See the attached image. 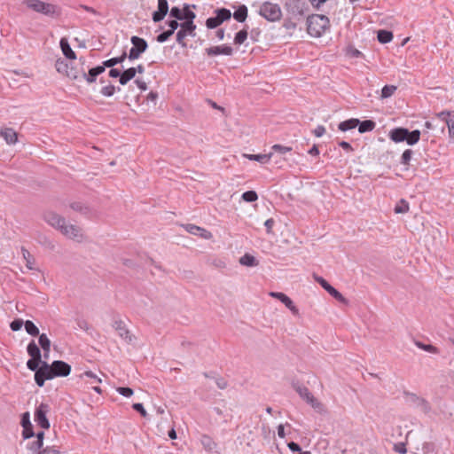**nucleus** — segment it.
<instances>
[{
    "mask_svg": "<svg viewBox=\"0 0 454 454\" xmlns=\"http://www.w3.org/2000/svg\"><path fill=\"white\" fill-rule=\"evenodd\" d=\"M330 27L329 19L322 14H312L307 18V31L314 37H320Z\"/></svg>",
    "mask_w": 454,
    "mask_h": 454,
    "instance_id": "1",
    "label": "nucleus"
},
{
    "mask_svg": "<svg viewBox=\"0 0 454 454\" xmlns=\"http://www.w3.org/2000/svg\"><path fill=\"white\" fill-rule=\"evenodd\" d=\"M421 132L419 129L410 131L406 128L399 127L389 131L388 137L395 143L406 142L409 145L417 144L420 139Z\"/></svg>",
    "mask_w": 454,
    "mask_h": 454,
    "instance_id": "2",
    "label": "nucleus"
},
{
    "mask_svg": "<svg viewBox=\"0 0 454 454\" xmlns=\"http://www.w3.org/2000/svg\"><path fill=\"white\" fill-rule=\"evenodd\" d=\"M24 4L34 12L50 18H58L61 14L60 8L53 4L45 3L41 0H25Z\"/></svg>",
    "mask_w": 454,
    "mask_h": 454,
    "instance_id": "3",
    "label": "nucleus"
},
{
    "mask_svg": "<svg viewBox=\"0 0 454 454\" xmlns=\"http://www.w3.org/2000/svg\"><path fill=\"white\" fill-rule=\"evenodd\" d=\"M284 8L293 19L302 20L309 11V4L306 0H286Z\"/></svg>",
    "mask_w": 454,
    "mask_h": 454,
    "instance_id": "4",
    "label": "nucleus"
},
{
    "mask_svg": "<svg viewBox=\"0 0 454 454\" xmlns=\"http://www.w3.org/2000/svg\"><path fill=\"white\" fill-rule=\"evenodd\" d=\"M258 13L270 22L279 21L283 15L280 6L270 1H266L261 4Z\"/></svg>",
    "mask_w": 454,
    "mask_h": 454,
    "instance_id": "5",
    "label": "nucleus"
},
{
    "mask_svg": "<svg viewBox=\"0 0 454 454\" xmlns=\"http://www.w3.org/2000/svg\"><path fill=\"white\" fill-rule=\"evenodd\" d=\"M294 389L299 394L307 403H309L316 411L321 412L324 405L311 394L309 388L299 382H293Z\"/></svg>",
    "mask_w": 454,
    "mask_h": 454,
    "instance_id": "6",
    "label": "nucleus"
},
{
    "mask_svg": "<svg viewBox=\"0 0 454 454\" xmlns=\"http://www.w3.org/2000/svg\"><path fill=\"white\" fill-rule=\"evenodd\" d=\"M130 42L133 46L129 50V55H127V57L130 60H135L137 59L141 56V54L146 51L148 43L144 38L137 35L131 36Z\"/></svg>",
    "mask_w": 454,
    "mask_h": 454,
    "instance_id": "7",
    "label": "nucleus"
},
{
    "mask_svg": "<svg viewBox=\"0 0 454 454\" xmlns=\"http://www.w3.org/2000/svg\"><path fill=\"white\" fill-rule=\"evenodd\" d=\"M403 395L405 402L409 405L419 408L424 413H428L430 411L431 406L429 403L423 397H420L416 394L411 393L409 391H403Z\"/></svg>",
    "mask_w": 454,
    "mask_h": 454,
    "instance_id": "8",
    "label": "nucleus"
},
{
    "mask_svg": "<svg viewBox=\"0 0 454 454\" xmlns=\"http://www.w3.org/2000/svg\"><path fill=\"white\" fill-rule=\"evenodd\" d=\"M54 379V374L51 368L50 364L47 361L42 363L39 370H36V373H35V381L36 385L40 387H43L45 380Z\"/></svg>",
    "mask_w": 454,
    "mask_h": 454,
    "instance_id": "9",
    "label": "nucleus"
},
{
    "mask_svg": "<svg viewBox=\"0 0 454 454\" xmlns=\"http://www.w3.org/2000/svg\"><path fill=\"white\" fill-rule=\"evenodd\" d=\"M49 411L50 406L44 403H41L35 411V421L43 429L50 428V422L46 416Z\"/></svg>",
    "mask_w": 454,
    "mask_h": 454,
    "instance_id": "10",
    "label": "nucleus"
},
{
    "mask_svg": "<svg viewBox=\"0 0 454 454\" xmlns=\"http://www.w3.org/2000/svg\"><path fill=\"white\" fill-rule=\"evenodd\" d=\"M64 236L68 239H74L77 241H81L83 238L82 230L80 227L74 224H67L65 222L64 224L59 230Z\"/></svg>",
    "mask_w": 454,
    "mask_h": 454,
    "instance_id": "11",
    "label": "nucleus"
},
{
    "mask_svg": "<svg viewBox=\"0 0 454 454\" xmlns=\"http://www.w3.org/2000/svg\"><path fill=\"white\" fill-rule=\"evenodd\" d=\"M50 365L54 374V378L66 377L71 372V366L64 361L55 360Z\"/></svg>",
    "mask_w": 454,
    "mask_h": 454,
    "instance_id": "12",
    "label": "nucleus"
},
{
    "mask_svg": "<svg viewBox=\"0 0 454 454\" xmlns=\"http://www.w3.org/2000/svg\"><path fill=\"white\" fill-rule=\"evenodd\" d=\"M113 327L117 332L118 335L123 339L127 343L130 344L135 340L134 335H132L129 329L127 328L125 323L122 320H115L113 324Z\"/></svg>",
    "mask_w": 454,
    "mask_h": 454,
    "instance_id": "13",
    "label": "nucleus"
},
{
    "mask_svg": "<svg viewBox=\"0 0 454 454\" xmlns=\"http://www.w3.org/2000/svg\"><path fill=\"white\" fill-rule=\"evenodd\" d=\"M44 221L56 230H59L60 227L66 222V219L60 215L53 211H47L43 214Z\"/></svg>",
    "mask_w": 454,
    "mask_h": 454,
    "instance_id": "14",
    "label": "nucleus"
},
{
    "mask_svg": "<svg viewBox=\"0 0 454 454\" xmlns=\"http://www.w3.org/2000/svg\"><path fill=\"white\" fill-rule=\"evenodd\" d=\"M157 10L152 14V20L155 23L163 20L169 11L168 3L167 0H157Z\"/></svg>",
    "mask_w": 454,
    "mask_h": 454,
    "instance_id": "15",
    "label": "nucleus"
},
{
    "mask_svg": "<svg viewBox=\"0 0 454 454\" xmlns=\"http://www.w3.org/2000/svg\"><path fill=\"white\" fill-rule=\"evenodd\" d=\"M205 51H206V53L210 57L221 55V54L226 55V56H231L233 53V49L230 45H227V44H223V45H219V46H212V47L207 48Z\"/></svg>",
    "mask_w": 454,
    "mask_h": 454,
    "instance_id": "16",
    "label": "nucleus"
},
{
    "mask_svg": "<svg viewBox=\"0 0 454 454\" xmlns=\"http://www.w3.org/2000/svg\"><path fill=\"white\" fill-rule=\"evenodd\" d=\"M81 67H74L70 65L67 76L72 80H79L83 79L85 76V69L83 68V65L85 63V59H80Z\"/></svg>",
    "mask_w": 454,
    "mask_h": 454,
    "instance_id": "17",
    "label": "nucleus"
},
{
    "mask_svg": "<svg viewBox=\"0 0 454 454\" xmlns=\"http://www.w3.org/2000/svg\"><path fill=\"white\" fill-rule=\"evenodd\" d=\"M70 208L75 212L80 213L81 215L90 217L93 214L92 208H90L87 204L81 201H74L69 205Z\"/></svg>",
    "mask_w": 454,
    "mask_h": 454,
    "instance_id": "18",
    "label": "nucleus"
},
{
    "mask_svg": "<svg viewBox=\"0 0 454 454\" xmlns=\"http://www.w3.org/2000/svg\"><path fill=\"white\" fill-rule=\"evenodd\" d=\"M2 137L8 145H14L18 141V133L12 128H4L0 130Z\"/></svg>",
    "mask_w": 454,
    "mask_h": 454,
    "instance_id": "19",
    "label": "nucleus"
},
{
    "mask_svg": "<svg viewBox=\"0 0 454 454\" xmlns=\"http://www.w3.org/2000/svg\"><path fill=\"white\" fill-rule=\"evenodd\" d=\"M104 72L105 68L102 65L97 66L89 69L88 73L85 72V76H83V79L88 83H93L96 82L97 77Z\"/></svg>",
    "mask_w": 454,
    "mask_h": 454,
    "instance_id": "20",
    "label": "nucleus"
},
{
    "mask_svg": "<svg viewBox=\"0 0 454 454\" xmlns=\"http://www.w3.org/2000/svg\"><path fill=\"white\" fill-rule=\"evenodd\" d=\"M59 44H60V48H61V51L64 54V56L67 59H70V60H74L76 59V54L75 52L72 50L67 39L66 37H63L60 39V42H59Z\"/></svg>",
    "mask_w": 454,
    "mask_h": 454,
    "instance_id": "21",
    "label": "nucleus"
},
{
    "mask_svg": "<svg viewBox=\"0 0 454 454\" xmlns=\"http://www.w3.org/2000/svg\"><path fill=\"white\" fill-rule=\"evenodd\" d=\"M196 8L197 6L195 4H184L183 6V21H194L196 14L192 9Z\"/></svg>",
    "mask_w": 454,
    "mask_h": 454,
    "instance_id": "22",
    "label": "nucleus"
},
{
    "mask_svg": "<svg viewBox=\"0 0 454 454\" xmlns=\"http://www.w3.org/2000/svg\"><path fill=\"white\" fill-rule=\"evenodd\" d=\"M27 352L29 355L30 358L38 359V361H40V359H42V353H41L40 348L38 347V345L35 343V341L34 340H32L28 343V345L27 347Z\"/></svg>",
    "mask_w": 454,
    "mask_h": 454,
    "instance_id": "23",
    "label": "nucleus"
},
{
    "mask_svg": "<svg viewBox=\"0 0 454 454\" xmlns=\"http://www.w3.org/2000/svg\"><path fill=\"white\" fill-rule=\"evenodd\" d=\"M186 230L188 231V232L193 235H199L204 239H209L212 236L211 233L206 229L196 226L194 224H188Z\"/></svg>",
    "mask_w": 454,
    "mask_h": 454,
    "instance_id": "24",
    "label": "nucleus"
},
{
    "mask_svg": "<svg viewBox=\"0 0 454 454\" xmlns=\"http://www.w3.org/2000/svg\"><path fill=\"white\" fill-rule=\"evenodd\" d=\"M197 26L194 24V21H182L180 26V30L184 32V34L188 36L195 37Z\"/></svg>",
    "mask_w": 454,
    "mask_h": 454,
    "instance_id": "25",
    "label": "nucleus"
},
{
    "mask_svg": "<svg viewBox=\"0 0 454 454\" xmlns=\"http://www.w3.org/2000/svg\"><path fill=\"white\" fill-rule=\"evenodd\" d=\"M358 124H359L358 119L351 118V119H348V120L340 122L338 125V129L340 131L345 132V131H348V130L356 128Z\"/></svg>",
    "mask_w": 454,
    "mask_h": 454,
    "instance_id": "26",
    "label": "nucleus"
},
{
    "mask_svg": "<svg viewBox=\"0 0 454 454\" xmlns=\"http://www.w3.org/2000/svg\"><path fill=\"white\" fill-rule=\"evenodd\" d=\"M248 14L247 7L245 4H240L233 13V18L238 22H244Z\"/></svg>",
    "mask_w": 454,
    "mask_h": 454,
    "instance_id": "27",
    "label": "nucleus"
},
{
    "mask_svg": "<svg viewBox=\"0 0 454 454\" xmlns=\"http://www.w3.org/2000/svg\"><path fill=\"white\" fill-rule=\"evenodd\" d=\"M214 14L218 18L220 22L223 24L224 21L231 20L232 14L231 11L227 8L222 7L217 8L214 11Z\"/></svg>",
    "mask_w": 454,
    "mask_h": 454,
    "instance_id": "28",
    "label": "nucleus"
},
{
    "mask_svg": "<svg viewBox=\"0 0 454 454\" xmlns=\"http://www.w3.org/2000/svg\"><path fill=\"white\" fill-rule=\"evenodd\" d=\"M126 58H128L127 53H126V51H123L122 54L119 57H115V58H112L107 60H105L102 63V66L104 67L105 69L106 67H114V66H116L120 63H122L126 59Z\"/></svg>",
    "mask_w": 454,
    "mask_h": 454,
    "instance_id": "29",
    "label": "nucleus"
},
{
    "mask_svg": "<svg viewBox=\"0 0 454 454\" xmlns=\"http://www.w3.org/2000/svg\"><path fill=\"white\" fill-rule=\"evenodd\" d=\"M375 126H376V123L372 120H364V121L359 120V124L357 125L359 133H365V132L372 131L375 129Z\"/></svg>",
    "mask_w": 454,
    "mask_h": 454,
    "instance_id": "30",
    "label": "nucleus"
},
{
    "mask_svg": "<svg viewBox=\"0 0 454 454\" xmlns=\"http://www.w3.org/2000/svg\"><path fill=\"white\" fill-rule=\"evenodd\" d=\"M21 253H22L24 260L26 261L27 268L31 270H36V268L35 267V259L30 254V252L27 248L21 247Z\"/></svg>",
    "mask_w": 454,
    "mask_h": 454,
    "instance_id": "31",
    "label": "nucleus"
},
{
    "mask_svg": "<svg viewBox=\"0 0 454 454\" xmlns=\"http://www.w3.org/2000/svg\"><path fill=\"white\" fill-rule=\"evenodd\" d=\"M135 76V70L133 69V67H129L124 70L123 72H121V77L119 79V82L121 85H125Z\"/></svg>",
    "mask_w": 454,
    "mask_h": 454,
    "instance_id": "32",
    "label": "nucleus"
},
{
    "mask_svg": "<svg viewBox=\"0 0 454 454\" xmlns=\"http://www.w3.org/2000/svg\"><path fill=\"white\" fill-rule=\"evenodd\" d=\"M200 442L204 449L207 451H211L216 447L215 441L207 434L201 435Z\"/></svg>",
    "mask_w": 454,
    "mask_h": 454,
    "instance_id": "33",
    "label": "nucleus"
},
{
    "mask_svg": "<svg viewBox=\"0 0 454 454\" xmlns=\"http://www.w3.org/2000/svg\"><path fill=\"white\" fill-rule=\"evenodd\" d=\"M239 263L244 266L253 267L258 264V261L254 255L250 254H245L242 257H240Z\"/></svg>",
    "mask_w": 454,
    "mask_h": 454,
    "instance_id": "34",
    "label": "nucleus"
},
{
    "mask_svg": "<svg viewBox=\"0 0 454 454\" xmlns=\"http://www.w3.org/2000/svg\"><path fill=\"white\" fill-rule=\"evenodd\" d=\"M248 26L245 25L244 28L236 33L234 37V43L237 45H240L244 43L248 36Z\"/></svg>",
    "mask_w": 454,
    "mask_h": 454,
    "instance_id": "35",
    "label": "nucleus"
},
{
    "mask_svg": "<svg viewBox=\"0 0 454 454\" xmlns=\"http://www.w3.org/2000/svg\"><path fill=\"white\" fill-rule=\"evenodd\" d=\"M378 41L381 43H387L393 39V33L388 30L380 29L377 34Z\"/></svg>",
    "mask_w": 454,
    "mask_h": 454,
    "instance_id": "36",
    "label": "nucleus"
},
{
    "mask_svg": "<svg viewBox=\"0 0 454 454\" xmlns=\"http://www.w3.org/2000/svg\"><path fill=\"white\" fill-rule=\"evenodd\" d=\"M38 343L44 353H50L51 340L45 333H42L38 336Z\"/></svg>",
    "mask_w": 454,
    "mask_h": 454,
    "instance_id": "37",
    "label": "nucleus"
},
{
    "mask_svg": "<svg viewBox=\"0 0 454 454\" xmlns=\"http://www.w3.org/2000/svg\"><path fill=\"white\" fill-rule=\"evenodd\" d=\"M270 295L271 297H274L276 299H278V301H280L282 303L285 304V306L286 308L290 307L291 304L294 302L286 294H285L284 293H280V292H271L270 294Z\"/></svg>",
    "mask_w": 454,
    "mask_h": 454,
    "instance_id": "38",
    "label": "nucleus"
},
{
    "mask_svg": "<svg viewBox=\"0 0 454 454\" xmlns=\"http://www.w3.org/2000/svg\"><path fill=\"white\" fill-rule=\"evenodd\" d=\"M414 343L419 348H420L424 351H427V352H429L432 354H439L440 353L439 348L431 344H425L419 340H415Z\"/></svg>",
    "mask_w": 454,
    "mask_h": 454,
    "instance_id": "39",
    "label": "nucleus"
},
{
    "mask_svg": "<svg viewBox=\"0 0 454 454\" xmlns=\"http://www.w3.org/2000/svg\"><path fill=\"white\" fill-rule=\"evenodd\" d=\"M301 20L298 19H293L292 16L286 14L282 26L286 30H294L297 27V22Z\"/></svg>",
    "mask_w": 454,
    "mask_h": 454,
    "instance_id": "40",
    "label": "nucleus"
},
{
    "mask_svg": "<svg viewBox=\"0 0 454 454\" xmlns=\"http://www.w3.org/2000/svg\"><path fill=\"white\" fill-rule=\"evenodd\" d=\"M70 65L67 63L66 59H59L56 60L55 67L57 71L60 74H67Z\"/></svg>",
    "mask_w": 454,
    "mask_h": 454,
    "instance_id": "41",
    "label": "nucleus"
},
{
    "mask_svg": "<svg viewBox=\"0 0 454 454\" xmlns=\"http://www.w3.org/2000/svg\"><path fill=\"white\" fill-rule=\"evenodd\" d=\"M26 332L31 336H39V329L38 327L30 320L25 321L24 324Z\"/></svg>",
    "mask_w": 454,
    "mask_h": 454,
    "instance_id": "42",
    "label": "nucleus"
},
{
    "mask_svg": "<svg viewBox=\"0 0 454 454\" xmlns=\"http://www.w3.org/2000/svg\"><path fill=\"white\" fill-rule=\"evenodd\" d=\"M394 211L395 214L407 213L409 211V203L405 200L402 199L395 207Z\"/></svg>",
    "mask_w": 454,
    "mask_h": 454,
    "instance_id": "43",
    "label": "nucleus"
},
{
    "mask_svg": "<svg viewBox=\"0 0 454 454\" xmlns=\"http://www.w3.org/2000/svg\"><path fill=\"white\" fill-rule=\"evenodd\" d=\"M43 362L44 361H43L42 359H40V361H38V359L30 358L27 362V367L30 371L35 372V373H36V370L40 369V366L42 365V363H43Z\"/></svg>",
    "mask_w": 454,
    "mask_h": 454,
    "instance_id": "44",
    "label": "nucleus"
},
{
    "mask_svg": "<svg viewBox=\"0 0 454 454\" xmlns=\"http://www.w3.org/2000/svg\"><path fill=\"white\" fill-rule=\"evenodd\" d=\"M396 90L397 87L395 85H385L381 90V98H390L395 92Z\"/></svg>",
    "mask_w": 454,
    "mask_h": 454,
    "instance_id": "45",
    "label": "nucleus"
},
{
    "mask_svg": "<svg viewBox=\"0 0 454 454\" xmlns=\"http://www.w3.org/2000/svg\"><path fill=\"white\" fill-rule=\"evenodd\" d=\"M170 18L175 20L183 21V9H180L178 6H173L169 11Z\"/></svg>",
    "mask_w": 454,
    "mask_h": 454,
    "instance_id": "46",
    "label": "nucleus"
},
{
    "mask_svg": "<svg viewBox=\"0 0 454 454\" xmlns=\"http://www.w3.org/2000/svg\"><path fill=\"white\" fill-rule=\"evenodd\" d=\"M412 154H413V151L411 149H406L401 156V160H400L401 164H403L404 166H409L410 161L412 157Z\"/></svg>",
    "mask_w": 454,
    "mask_h": 454,
    "instance_id": "47",
    "label": "nucleus"
},
{
    "mask_svg": "<svg viewBox=\"0 0 454 454\" xmlns=\"http://www.w3.org/2000/svg\"><path fill=\"white\" fill-rule=\"evenodd\" d=\"M173 34L174 33H173L172 29H167L156 36V41L158 43H162L168 41L173 35Z\"/></svg>",
    "mask_w": 454,
    "mask_h": 454,
    "instance_id": "48",
    "label": "nucleus"
},
{
    "mask_svg": "<svg viewBox=\"0 0 454 454\" xmlns=\"http://www.w3.org/2000/svg\"><path fill=\"white\" fill-rule=\"evenodd\" d=\"M220 25H222V23L220 22V20H218V18L215 15L214 17H210V18L207 19V20H206V27L208 29L216 28Z\"/></svg>",
    "mask_w": 454,
    "mask_h": 454,
    "instance_id": "49",
    "label": "nucleus"
},
{
    "mask_svg": "<svg viewBox=\"0 0 454 454\" xmlns=\"http://www.w3.org/2000/svg\"><path fill=\"white\" fill-rule=\"evenodd\" d=\"M241 198L247 202H254L258 199V195L254 191H247L243 192Z\"/></svg>",
    "mask_w": 454,
    "mask_h": 454,
    "instance_id": "50",
    "label": "nucleus"
},
{
    "mask_svg": "<svg viewBox=\"0 0 454 454\" xmlns=\"http://www.w3.org/2000/svg\"><path fill=\"white\" fill-rule=\"evenodd\" d=\"M43 445V442H39L38 440H35L27 446V449L33 454H38V452L42 451Z\"/></svg>",
    "mask_w": 454,
    "mask_h": 454,
    "instance_id": "51",
    "label": "nucleus"
},
{
    "mask_svg": "<svg viewBox=\"0 0 454 454\" xmlns=\"http://www.w3.org/2000/svg\"><path fill=\"white\" fill-rule=\"evenodd\" d=\"M271 157V153L269 154H252L249 155L248 158L250 160H254L262 163H266L270 160Z\"/></svg>",
    "mask_w": 454,
    "mask_h": 454,
    "instance_id": "52",
    "label": "nucleus"
},
{
    "mask_svg": "<svg viewBox=\"0 0 454 454\" xmlns=\"http://www.w3.org/2000/svg\"><path fill=\"white\" fill-rule=\"evenodd\" d=\"M453 114L454 113L450 111H442L436 114V117L447 125V121L453 117Z\"/></svg>",
    "mask_w": 454,
    "mask_h": 454,
    "instance_id": "53",
    "label": "nucleus"
},
{
    "mask_svg": "<svg viewBox=\"0 0 454 454\" xmlns=\"http://www.w3.org/2000/svg\"><path fill=\"white\" fill-rule=\"evenodd\" d=\"M331 296L336 299L338 301L348 304V300L337 290L333 287V289L329 293Z\"/></svg>",
    "mask_w": 454,
    "mask_h": 454,
    "instance_id": "54",
    "label": "nucleus"
},
{
    "mask_svg": "<svg viewBox=\"0 0 454 454\" xmlns=\"http://www.w3.org/2000/svg\"><path fill=\"white\" fill-rule=\"evenodd\" d=\"M115 92V87L112 84L102 87L100 93L106 97H112Z\"/></svg>",
    "mask_w": 454,
    "mask_h": 454,
    "instance_id": "55",
    "label": "nucleus"
},
{
    "mask_svg": "<svg viewBox=\"0 0 454 454\" xmlns=\"http://www.w3.org/2000/svg\"><path fill=\"white\" fill-rule=\"evenodd\" d=\"M116 391H117L120 395H123V396H125V397H129V396H131V395H133V393H134V392H133V389H132V388H130V387H117V388H116Z\"/></svg>",
    "mask_w": 454,
    "mask_h": 454,
    "instance_id": "56",
    "label": "nucleus"
},
{
    "mask_svg": "<svg viewBox=\"0 0 454 454\" xmlns=\"http://www.w3.org/2000/svg\"><path fill=\"white\" fill-rule=\"evenodd\" d=\"M271 149L276 152V153H281V154H285L286 153H289L292 151V147H289V146H284V145H274Z\"/></svg>",
    "mask_w": 454,
    "mask_h": 454,
    "instance_id": "57",
    "label": "nucleus"
},
{
    "mask_svg": "<svg viewBox=\"0 0 454 454\" xmlns=\"http://www.w3.org/2000/svg\"><path fill=\"white\" fill-rule=\"evenodd\" d=\"M186 35L182 30H178L176 32V42L178 44H180L182 47H186L187 43L185 42Z\"/></svg>",
    "mask_w": 454,
    "mask_h": 454,
    "instance_id": "58",
    "label": "nucleus"
},
{
    "mask_svg": "<svg viewBox=\"0 0 454 454\" xmlns=\"http://www.w3.org/2000/svg\"><path fill=\"white\" fill-rule=\"evenodd\" d=\"M20 425L22 427H31L32 423L30 421V414L28 411H26L21 414Z\"/></svg>",
    "mask_w": 454,
    "mask_h": 454,
    "instance_id": "59",
    "label": "nucleus"
},
{
    "mask_svg": "<svg viewBox=\"0 0 454 454\" xmlns=\"http://www.w3.org/2000/svg\"><path fill=\"white\" fill-rule=\"evenodd\" d=\"M25 322L20 319V318H18V319H14L11 324H10V327L12 331L14 332H17L19 330L21 329L22 325H24Z\"/></svg>",
    "mask_w": 454,
    "mask_h": 454,
    "instance_id": "60",
    "label": "nucleus"
},
{
    "mask_svg": "<svg viewBox=\"0 0 454 454\" xmlns=\"http://www.w3.org/2000/svg\"><path fill=\"white\" fill-rule=\"evenodd\" d=\"M132 408L138 412L143 418L147 417V412L145 409L144 408V405L140 403H133Z\"/></svg>",
    "mask_w": 454,
    "mask_h": 454,
    "instance_id": "61",
    "label": "nucleus"
},
{
    "mask_svg": "<svg viewBox=\"0 0 454 454\" xmlns=\"http://www.w3.org/2000/svg\"><path fill=\"white\" fill-rule=\"evenodd\" d=\"M35 435L33 425L31 427H23L22 437L24 439H29Z\"/></svg>",
    "mask_w": 454,
    "mask_h": 454,
    "instance_id": "62",
    "label": "nucleus"
},
{
    "mask_svg": "<svg viewBox=\"0 0 454 454\" xmlns=\"http://www.w3.org/2000/svg\"><path fill=\"white\" fill-rule=\"evenodd\" d=\"M180 20H175L172 18V20H169L166 22L167 26L168 27V29H172L173 30V33H175V31L180 27L181 26V22H179Z\"/></svg>",
    "mask_w": 454,
    "mask_h": 454,
    "instance_id": "63",
    "label": "nucleus"
},
{
    "mask_svg": "<svg viewBox=\"0 0 454 454\" xmlns=\"http://www.w3.org/2000/svg\"><path fill=\"white\" fill-rule=\"evenodd\" d=\"M59 450L55 446H48L42 450L38 454H59Z\"/></svg>",
    "mask_w": 454,
    "mask_h": 454,
    "instance_id": "64",
    "label": "nucleus"
}]
</instances>
